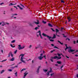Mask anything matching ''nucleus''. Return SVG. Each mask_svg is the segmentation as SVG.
Wrapping results in <instances>:
<instances>
[{
  "label": "nucleus",
  "instance_id": "14",
  "mask_svg": "<svg viewBox=\"0 0 78 78\" xmlns=\"http://www.w3.org/2000/svg\"><path fill=\"white\" fill-rule=\"evenodd\" d=\"M17 3H15L14 4H13L12 3H10L9 5V6H11V5H16Z\"/></svg>",
  "mask_w": 78,
  "mask_h": 78
},
{
  "label": "nucleus",
  "instance_id": "4",
  "mask_svg": "<svg viewBox=\"0 0 78 78\" xmlns=\"http://www.w3.org/2000/svg\"><path fill=\"white\" fill-rule=\"evenodd\" d=\"M18 47H18V49H19V50L23 49V48H25V46H23V47H21V45H20V44L19 45H18Z\"/></svg>",
  "mask_w": 78,
  "mask_h": 78
},
{
  "label": "nucleus",
  "instance_id": "2",
  "mask_svg": "<svg viewBox=\"0 0 78 78\" xmlns=\"http://www.w3.org/2000/svg\"><path fill=\"white\" fill-rule=\"evenodd\" d=\"M20 56H22L21 57V59H20V61H21V62H24V63H26V62H25V61L24 60H23V56H24V54H21L19 57V58H20Z\"/></svg>",
  "mask_w": 78,
  "mask_h": 78
},
{
  "label": "nucleus",
  "instance_id": "1",
  "mask_svg": "<svg viewBox=\"0 0 78 78\" xmlns=\"http://www.w3.org/2000/svg\"><path fill=\"white\" fill-rule=\"evenodd\" d=\"M65 45L66 47V48H65V50L66 51L67 50V49H69V51H68V52H69V53H70V52H73V51H75V50H72V49H71V48L70 47H67V44H65Z\"/></svg>",
  "mask_w": 78,
  "mask_h": 78
},
{
  "label": "nucleus",
  "instance_id": "59",
  "mask_svg": "<svg viewBox=\"0 0 78 78\" xmlns=\"http://www.w3.org/2000/svg\"><path fill=\"white\" fill-rule=\"evenodd\" d=\"M39 48V47H36V49H37V48Z\"/></svg>",
  "mask_w": 78,
  "mask_h": 78
},
{
  "label": "nucleus",
  "instance_id": "48",
  "mask_svg": "<svg viewBox=\"0 0 78 78\" xmlns=\"http://www.w3.org/2000/svg\"><path fill=\"white\" fill-rule=\"evenodd\" d=\"M42 55H43V54L41 53V55H40V56H42Z\"/></svg>",
  "mask_w": 78,
  "mask_h": 78
},
{
  "label": "nucleus",
  "instance_id": "37",
  "mask_svg": "<svg viewBox=\"0 0 78 78\" xmlns=\"http://www.w3.org/2000/svg\"><path fill=\"white\" fill-rule=\"evenodd\" d=\"M43 58L44 57L45 59H46V56L44 55V56H43Z\"/></svg>",
  "mask_w": 78,
  "mask_h": 78
},
{
  "label": "nucleus",
  "instance_id": "51",
  "mask_svg": "<svg viewBox=\"0 0 78 78\" xmlns=\"http://www.w3.org/2000/svg\"><path fill=\"white\" fill-rule=\"evenodd\" d=\"M11 11H13V10H12V8H11Z\"/></svg>",
  "mask_w": 78,
  "mask_h": 78
},
{
  "label": "nucleus",
  "instance_id": "31",
  "mask_svg": "<svg viewBox=\"0 0 78 78\" xmlns=\"http://www.w3.org/2000/svg\"><path fill=\"white\" fill-rule=\"evenodd\" d=\"M14 42H15V40H13L11 41L12 43H14Z\"/></svg>",
  "mask_w": 78,
  "mask_h": 78
},
{
  "label": "nucleus",
  "instance_id": "29",
  "mask_svg": "<svg viewBox=\"0 0 78 78\" xmlns=\"http://www.w3.org/2000/svg\"><path fill=\"white\" fill-rule=\"evenodd\" d=\"M49 40H50V41H51V42H53V41H54V40H53L50 39H49Z\"/></svg>",
  "mask_w": 78,
  "mask_h": 78
},
{
  "label": "nucleus",
  "instance_id": "11",
  "mask_svg": "<svg viewBox=\"0 0 78 78\" xmlns=\"http://www.w3.org/2000/svg\"><path fill=\"white\" fill-rule=\"evenodd\" d=\"M48 25L49 27H53V26L50 23H48Z\"/></svg>",
  "mask_w": 78,
  "mask_h": 78
},
{
  "label": "nucleus",
  "instance_id": "63",
  "mask_svg": "<svg viewBox=\"0 0 78 78\" xmlns=\"http://www.w3.org/2000/svg\"><path fill=\"white\" fill-rule=\"evenodd\" d=\"M77 69H78V65H77Z\"/></svg>",
  "mask_w": 78,
  "mask_h": 78
},
{
  "label": "nucleus",
  "instance_id": "44",
  "mask_svg": "<svg viewBox=\"0 0 78 78\" xmlns=\"http://www.w3.org/2000/svg\"><path fill=\"white\" fill-rule=\"evenodd\" d=\"M31 47H32V46L31 45H30V46L29 47V48H31Z\"/></svg>",
  "mask_w": 78,
  "mask_h": 78
},
{
  "label": "nucleus",
  "instance_id": "15",
  "mask_svg": "<svg viewBox=\"0 0 78 78\" xmlns=\"http://www.w3.org/2000/svg\"><path fill=\"white\" fill-rule=\"evenodd\" d=\"M52 38V39H53L54 38H56V35L54 34V35L53 37L52 38Z\"/></svg>",
  "mask_w": 78,
  "mask_h": 78
},
{
  "label": "nucleus",
  "instance_id": "24",
  "mask_svg": "<svg viewBox=\"0 0 78 78\" xmlns=\"http://www.w3.org/2000/svg\"><path fill=\"white\" fill-rule=\"evenodd\" d=\"M5 72V70H3L1 72V73H3Z\"/></svg>",
  "mask_w": 78,
  "mask_h": 78
},
{
  "label": "nucleus",
  "instance_id": "47",
  "mask_svg": "<svg viewBox=\"0 0 78 78\" xmlns=\"http://www.w3.org/2000/svg\"><path fill=\"white\" fill-rule=\"evenodd\" d=\"M56 36H58V37H59L60 36L59 35H58V34H56Z\"/></svg>",
  "mask_w": 78,
  "mask_h": 78
},
{
  "label": "nucleus",
  "instance_id": "52",
  "mask_svg": "<svg viewBox=\"0 0 78 78\" xmlns=\"http://www.w3.org/2000/svg\"><path fill=\"white\" fill-rule=\"evenodd\" d=\"M51 59H54V57H51Z\"/></svg>",
  "mask_w": 78,
  "mask_h": 78
},
{
  "label": "nucleus",
  "instance_id": "64",
  "mask_svg": "<svg viewBox=\"0 0 78 78\" xmlns=\"http://www.w3.org/2000/svg\"><path fill=\"white\" fill-rule=\"evenodd\" d=\"M76 52H78V50H77L76 51Z\"/></svg>",
  "mask_w": 78,
  "mask_h": 78
},
{
  "label": "nucleus",
  "instance_id": "45",
  "mask_svg": "<svg viewBox=\"0 0 78 78\" xmlns=\"http://www.w3.org/2000/svg\"><path fill=\"white\" fill-rule=\"evenodd\" d=\"M14 68H15V67L14 66V67H11V69H14Z\"/></svg>",
  "mask_w": 78,
  "mask_h": 78
},
{
  "label": "nucleus",
  "instance_id": "21",
  "mask_svg": "<svg viewBox=\"0 0 78 78\" xmlns=\"http://www.w3.org/2000/svg\"><path fill=\"white\" fill-rule=\"evenodd\" d=\"M10 55L12 58H13V54H12V52H10Z\"/></svg>",
  "mask_w": 78,
  "mask_h": 78
},
{
  "label": "nucleus",
  "instance_id": "41",
  "mask_svg": "<svg viewBox=\"0 0 78 78\" xmlns=\"http://www.w3.org/2000/svg\"><path fill=\"white\" fill-rule=\"evenodd\" d=\"M73 44H76V43H75V42H76L75 41H73Z\"/></svg>",
  "mask_w": 78,
  "mask_h": 78
},
{
  "label": "nucleus",
  "instance_id": "36",
  "mask_svg": "<svg viewBox=\"0 0 78 78\" xmlns=\"http://www.w3.org/2000/svg\"><path fill=\"white\" fill-rule=\"evenodd\" d=\"M44 72H47V70L44 69Z\"/></svg>",
  "mask_w": 78,
  "mask_h": 78
},
{
  "label": "nucleus",
  "instance_id": "58",
  "mask_svg": "<svg viewBox=\"0 0 78 78\" xmlns=\"http://www.w3.org/2000/svg\"><path fill=\"white\" fill-rule=\"evenodd\" d=\"M63 37H67V36H63Z\"/></svg>",
  "mask_w": 78,
  "mask_h": 78
},
{
  "label": "nucleus",
  "instance_id": "27",
  "mask_svg": "<svg viewBox=\"0 0 78 78\" xmlns=\"http://www.w3.org/2000/svg\"><path fill=\"white\" fill-rule=\"evenodd\" d=\"M58 42H59V43H60V44H61V45H62L63 44V43H61V42H60V41H58Z\"/></svg>",
  "mask_w": 78,
  "mask_h": 78
},
{
  "label": "nucleus",
  "instance_id": "19",
  "mask_svg": "<svg viewBox=\"0 0 78 78\" xmlns=\"http://www.w3.org/2000/svg\"><path fill=\"white\" fill-rule=\"evenodd\" d=\"M57 63L58 64H61V62L58 61L57 62Z\"/></svg>",
  "mask_w": 78,
  "mask_h": 78
},
{
  "label": "nucleus",
  "instance_id": "26",
  "mask_svg": "<svg viewBox=\"0 0 78 78\" xmlns=\"http://www.w3.org/2000/svg\"><path fill=\"white\" fill-rule=\"evenodd\" d=\"M51 30H52V31H53V32H55V30H54L53 29L51 28Z\"/></svg>",
  "mask_w": 78,
  "mask_h": 78
},
{
  "label": "nucleus",
  "instance_id": "12",
  "mask_svg": "<svg viewBox=\"0 0 78 78\" xmlns=\"http://www.w3.org/2000/svg\"><path fill=\"white\" fill-rule=\"evenodd\" d=\"M55 31L56 32V34H57V33H58V32H59V30H58V29H55Z\"/></svg>",
  "mask_w": 78,
  "mask_h": 78
},
{
  "label": "nucleus",
  "instance_id": "35",
  "mask_svg": "<svg viewBox=\"0 0 78 78\" xmlns=\"http://www.w3.org/2000/svg\"><path fill=\"white\" fill-rule=\"evenodd\" d=\"M10 55H11V53H10V52L9 53V55H8V57H10Z\"/></svg>",
  "mask_w": 78,
  "mask_h": 78
},
{
  "label": "nucleus",
  "instance_id": "57",
  "mask_svg": "<svg viewBox=\"0 0 78 78\" xmlns=\"http://www.w3.org/2000/svg\"><path fill=\"white\" fill-rule=\"evenodd\" d=\"M55 66H58V64H55Z\"/></svg>",
  "mask_w": 78,
  "mask_h": 78
},
{
  "label": "nucleus",
  "instance_id": "28",
  "mask_svg": "<svg viewBox=\"0 0 78 78\" xmlns=\"http://www.w3.org/2000/svg\"><path fill=\"white\" fill-rule=\"evenodd\" d=\"M37 29H39V28H38L37 27H35V30H37Z\"/></svg>",
  "mask_w": 78,
  "mask_h": 78
},
{
  "label": "nucleus",
  "instance_id": "40",
  "mask_svg": "<svg viewBox=\"0 0 78 78\" xmlns=\"http://www.w3.org/2000/svg\"><path fill=\"white\" fill-rule=\"evenodd\" d=\"M7 59H5V60H2L1 62H4V61H6Z\"/></svg>",
  "mask_w": 78,
  "mask_h": 78
},
{
  "label": "nucleus",
  "instance_id": "46",
  "mask_svg": "<svg viewBox=\"0 0 78 78\" xmlns=\"http://www.w3.org/2000/svg\"><path fill=\"white\" fill-rule=\"evenodd\" d=\"M67 39H68V41H70V39H69V38H67V39H66V40H67Z\"/></svg>",
  "mask_w": 78,
  "mask_h": 78
},
{
  "label": "nucleus",
  "instance_id": "39",
  "mask_svg": "<svg viewBox=\"0 0 78 78\" xmlns=\"http://www.w3.org/2000/svg\"><path fill=\"white\" fill-rule=\"evenodd\" d=\"M14 67H15V68H16H16H17V67H18V66H15Z\"/></svg>",
  "mask_w": 78,
  "mask_h": 78
},
{
  "label": "nucleus",
  "instance_id": "16",
  "mask_svg": "<svg viewBox=\"0 0 78 78\" xmlns=\"http://www.w3.org/2000/svg\"><path fill=\"white\" fill-rule=\"evenodd\" d=\"M17 7H19V8H20V9L22 10V9H23V8H21V7L20 6H19V5H17Z\"/></svg>",
  "mask_w": 78,
  "mask_h": 78
},
{
  "label": "nucleus",
  "instance_id": "62",
  "mask_svg": "<svg viewBox=\"0 0 78 78\" xmlns=\"http://www.w3.org/2000/svg\"><path fill=\"white\" fill-rule=\"evenodd\" d=\"M76 77H77V78L78 77V74H77L76 75Z\"/></svg>",
  "mask_w": 78,
  "mask_h": 78
},
{
  "label": "nucleus",
  "instance_id": "43",
  "mask_svg": "<svg viewBox=\"0 0 78 78\" xmlns=\"http://www.w3.org/2000/svg\"><path fill=\"white\" fill-rule=\"evenodd\" d=\"M51 62H53V59H51Z\"/></svg>",
  "mask_w": 78,
  "mask_h": 78
},
{
  "label": "nucleus",
  "instance_id": "34",
  "mask_svg": "<svg viewBox=\"0 0 78 78\" xmlns=\"http://www.w3.org/2000/svg\"><path fill=\"white\" fill-rule=\"evenodd\" d=\"M17 72H16L15 73V75L16 76H17Z\"/></svg>",
  "mask_w": 78,
  "mask_h": 78
},
{
  "label": "nucleus",
  "instance_id": "8",
  "mask_svg": "<svg viewBox=\"0 0 78 78\" xmlns=\"http://www.w3.org/2000/svg\"><path fill=\"white\" fill-rule=\"evenodd\" d=\"M43 58H44V57H42L41 56H39L38 57V58L40 60H42V59Z\"/></svg>",
  "mask_w": 78,
  "mask_h": 78
},
{
  "label": "nucleus",
  "instance_id": "49",
  "mask_svg": "<svg viewBox=\"0 0 78 78\" xmlns=\"http://www.w3.org/2000/svg\"><path fill=\"white\" fill-rule=\"evenodd\" d=\"M54 75V73H53L52 74H51V76H52V75Z\"/></svg>",
  "mask_w": 78,
  "mask_h": 78
},
{
  "label": "nucleus",
  "instance_id": "53",
  "mask_svg": "<svg viewBox=\"0 0 78 78\" xmlns=\"http://www.w3.org/2000/svg\"><path fill=\"white\" fill-rule=\"evenodd\" d=\"M51 45L52 46H54V44H51Z\"/></svg>",
  "mask_w": 78,
  "mask_h": 78
},
{
  "label": "nucleus",
  "instance_id": "22",
  "mask_svg": "<svg viewBox=\"0 0 78 78\" xmlns=\"http://www.w3.org/2000/svg\"><path fill=\"white\" fill-rule=\"evenodd\" d=\"M14 60V58H12L11 59H10V61H13Z\"/></svg>",
  "mask_w": 78,
  "mask_h": 78
},
{
  "label": "nucleus",
  "instance_id": "50",
  "mask_svg": "<svg viewBox=\"0 0 78 78\" xmlns=\"http://www.w3.org/2000/svg\"><path fill=\"white\" fill-rule=\"evenodd\" d=\"M66 57L67 58H69V57L67 56V55L66 56Z\"/></svg>",
  "mask_w": 78,
  "mask_h": 78
},
{
  "label": "nucleus",
  "instance_id": "7",
  "mask_svg": "<svg viewBox=\"0 0 78 78\" xmlns=\"http://www.w3.org/2000/svg\"><path fill=\"white\" fill-rule=\"evenodd\" d=\"M57 58L58 59H59L61 58V57H58V56H56L54 57V59H57Z\"/></svg>",
  "mask_w": 78,
  "mask_h": 78
},
{
  "label": "nucleus",
  "instance_id": "56",
  "mask_svg": "<svg viewBox=\"0 0 78 78\" xmlns=\"http://www.w3.org/2000/svg\"><path fill=\"white\" fill-rule=\"evenodd\" d=\"M19 64H22V62H20L19 63Z\"/></svg>",
  "mask_w": 78,
  "mask_h": 78
},
{
  "label": "nucleus",
  "instance_id": "9",
  "mask_svg": "<svg viewBox=\"0 0 78 78\" xmlns=\"http://www.w3.org/2000/svg\"><path fill=\"white\" fill-rule=\"evenodd\" d=\"M37 22H35V23L37 25H38V24H39V21L38 20H37Z\"/></svg>",
  "mask_w": 78,
  "mask_h": 78
},
{
  "label": "nucleus",
  "instance_id": "6",
  "mask_svg": "<svg viewBox=\"0 0 78 78\" xmlns=\"http://www.w3.org/2000/svg\"><path fill=\"white\" fill-rule=\"evenodd\" d=\"M67 19H68V22H70L72 20V18L70 17V16H68Z\"/></svg>",
  "mask_w": 78,
  "mask_h": 78
},
{
  "label": "nucleus",
  "instance_id": "61",
  "mask_svg": "<svg viewBox=\"0 0 78 78\" xmlns=\"http://www.w3.org/2000/svg\"><path fill=\"white\" fill-rule=\"evenodd\" d=\"M75 56H78V55H75Z\"/></svg>",
  "mask_w": 78,
  "mask_h": 78
},
{
  "label": "nucleus",
  "instance_id": "60",
  "mask_svg": "<svg viewBox=\"0 0 78 78\" xmlns=\"http://www.w3.org/2000/svg\"><path fill=\"white\" fill-rule=\"evenodd\" d=\"M2 53H3V50H2Z\"/></svg>",
  "mask_w": 78,
  "mask_h": 78
},
{
  "label": "nucleus",
  "instance_id": "3",
  "mask_svg": "<svg viewBox=\"0 0 78 78\" xmlns=\"http://www.w3.org/2000/svg\"><path fill=\"white\" fill-rule=\"evenodd\" d=\"M39 33V35L40 36L41 39H43L42 37V36H41V32L40 30H39V31L37 33V37H39V35H38V34Z\"/></svg>",
  "mask_w": 78,
  "mask_h": 78
},
{
  "label": "nucleus",
  "instance_id": "32",
  "mask_svg": "<svg viewBox=\"0 0 78 78\" xmlns=\"http://www.w3.org/2000/svg\"><path fill=\"white\" fill-rule=\"evenodd\" d=\"M54 48H57V49H59V48L58 47H57L55 46L54 47Z\"/></svg>",
  "mask_w": 78,
  "mask_h": 78
},
{
  "label": "nucleus",
  "instance_id": "23",
  "mask_svg": "<svg viewBox=\"0 0 78 78\" xmlns=\"http://www.w3.org/2000/svg\"><path fill=\"white\" fill-rule=\"evenodd\" d=\"M42 23H44V24H45V23H47V22L43 20L42 21Z\"/></svg>",
  "mask_w": 78,
  "mask_h": 78
},
{
  "label": "nucleus",
  "instance_id": "13",
  "mask_svg": "<svg viewBox=\"0 0 78 78\" xmlns=\"http://www.w3.org/2000/svg\"><path fill=\"white\" fill-rule=\"evenodd\" d=\"M51 72V70L47 73V75H49V73H50Z\"/></svg>",
  "mask_w": 78,
  "mask_h": 78
},
{
  "label": "nucleus",
  "instance_id": "38",
  "mask_svg": "<svg viewBox=\"0 0 78 78\" xmlns=\"http://www.w3.org/2000/svg\"><path fill=\"white\" fill-rule=\"evenodd\" d=\"M23 70H25V69H23L21 71H23Z\"/></svg>",
  "mask_w": 78,
  "mask_h": 78
},
{
  "label": "nucleus",
  "instance_id": "25",
  "mask_svg": "<svg viewBox=\"0 0 78 78\" xmlns=\"http://www.w3.org/2000/svg\"><path fill=\"white\" fill-rule=\"evenodd\" d=\"M8 71H9V72H12V70L11 69H8Z\"/></svg>",
  "mask_w": 78,
  "mask_h": 78
},
{
  "label": "nucleus",
  "instance_id": "10",
  "mask_svg": "<svg viewBox=\"0 0 78 78\" xmlns=\"http://www.w3.org/2000/svg\"><path fill=\"white\" fill-rule=\"evenodd\" d=\"M40 67H41V66L38 67V68L37 69V73H38L39 72V69H40Z\"/></svg>",
  "mask_w": 78,
  "mask_h": 78
},
{
  "label": "nucleus",
  "instance_id": "42",
  "mask_svg": "<svg viewBox=\"0 0 78 78\" xmlns=\"http://www.w3.org/2000/svg\"><path fill=\"white\" fill-rule=\"evenodd\" d=\"M58 56H61V54L58 53Z\"/></svg>",
  "mask_w": 78,
  "mask_h": 78
},
{
  "label": "nucleus",
  "instance_id": "30",
  "mask_svg": "<svg viewBox=\"0 0 78 78\" xmlns=\"http://www.w3.org/2000/svg\"><path fill=\"white\" fill-rule=\"evenodd\" d=\"M17 52V50H16L15 52H14V53L15 54H16Z\"/></svg>",
  "mask_w": 78,
  "mask_h": 78
},
{
  "label": "nucleus",
  "instance_id": "55",
  "mask_svg": "<svg viewBox=\"0 0 78 78\" xmlns=\"http://www.w3.org/2000/svg\"><path fill=\"white\" fill-rule=\"evenodd\" d=\"M30 60H31V59H29L28 60H27V61H30Z\"/></svg>",
  "mask_w": 78,
  "mask_h": 78
},
{
  "label": "nucleus",
  "instance_id": "18",
  "mask_svg": "<svg viewBox=\"0 0 78 78\" xmlns=\"http://www.w3.org/2000/svg\"><path fill=\"white\" fill-rule=\"evenodd\" d=\"M12 17H11L12 18L14 17V15H17V14H12Z\"/></svg>",
  "mask_w": 78,
  "mask_h": 78
},
{
  "label": "nucleus",
  "instance_id": "20",
  "mask_svg": "<svg viewBox=\"0 0 78 78\" xmlns=\"http://www.w3.org/2000/svg\"><path fill=\"white\" fill-rule=\"evenodd\" d=\"M27 72H26L25 73H24V76H27V75L28 74V73H27Z\"/></svg>",
  "mask_w": 78,
  "mask_h": 78
},
{
  "label": "nucleus",
  "instance_id": "17",
  "mask_svg": "<svg viewBox=\"0 0 78 78\" xmlns=\"http://www.w3.org/2000/svg\"><path fill=\"white\" fill-rule=\"evenodd\" d=\"M61 3H64L65 2H64V0H61Z\"/></svg>",
  "mask_w": 78,
  "mask_h": 78
},
{
  "label": "nucleus",
  "instance_id": "54",
  "mask_svg": "<svg viewBox=\"0 0 78 78\" xmlns=\"http://www.w3.org/2000/svg\"><path fill=\"white\" fill-rule=\"evenodd\" d=\"M61 29L62 30H64V28H63V27H62Z\"/></svg>",
  "mask_w": 78,
  "mask_h": 78
},
{
  "label": "nucleus",
  "instance_id": "33",
  "mask_svg": "<svg viewBox=\"0 0 78 78\" xmlns=\"http://www.w3.org/2000/svg\"><path fill=\"white\" fill-rule=\"evenodd\" d=\"M11 46L12 47V48H14V47H15V46H13V45H12L11 44Z\"/></svg>",
  "mask_w": 78,
  "mask_h": 78
},
{
  "label": "nucleus",
  "instance_id": "5",
  "mask_svg": "<svg viewBox=\"0 0 78 78\" xmlns=\"http://www.w3.org/2000/svg\"><path fill=\"white\" fill-rule=\"evenodd\" d=\"M43 36H45V37H47L48 38H49V39H51V37H50V36H48L47 35V34H44V33H43L42 34Z\"/></svg>",
  "mask_w": 78,
  "mask_h": 78
}]
</instances>
